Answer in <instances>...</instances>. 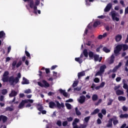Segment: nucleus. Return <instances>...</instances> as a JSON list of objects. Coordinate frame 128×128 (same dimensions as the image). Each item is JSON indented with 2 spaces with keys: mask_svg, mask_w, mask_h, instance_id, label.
Masks as SVG:
<instances>
[{
  "mask_svg": "<svg viewBox=\"0 0 128 128\" xmlns=\"http://www.w3.org/2000/svg\"><path fill=\"white\" fill-rule=\"evenodd\" d=\"M122 50L123 52H126V50H128V46L126 44H118L115 48L114 49V54L116 56H120V52H122Z\"/></svg>",
  "mask_w": 128,
  "mask_h": 128,
  "instance_id": "obj_1",
  "label": "nucleus"
},
{
  "mask_svg": "<svg viewBox=\"0 0 128 128\" xmlns=\"http://www.w3.org/2000/svg\"><path fill=\"white\" fill-rule=\"evenodd\" d=\"M56 102V104L54 102L52 101H50L48 103L49 108H58L59 110H60L62 108H64V102H61V104H60V102L58 100H56L55 102Z\"/></svg>",
  "mask_w": 128,
  "mask_h": 128,
  "instance_id": "obj_2",
  "label": "nucleus"
},
{
  "mask_svg": "<svg viewBox=\"0 0 128 128\" xmlns=\"http://www.w3.org/2000/svg\"><path fill=\"white\" fill-rule=\"evenodd\" d=\"M22 78V74L20 72H18L17 74V76L14 78V76H10L9 78L8 82L11 86H14V84H16L18 82H20V78Z\"/></svg>",
  "mask_w": 128,
  "mask_h": 128,
  "instance_id": "obj_3",
  "label": "nucleus"
},
{
  "mask_svg": "<svg viewBox=\"0 0 128 128\" xmlns=\"http://www.w3.org/2000/svg\"><path fill=\"white\" fill-rule=\"evenodd\" d=\"M106 68V64L101 66L100 68L99 71L96 72L95 76H102V74L104 72Z\"/></svg>",
  "mask_w": 128,
  "mask_h": 128,
  "instance_id": "obj_4",
  "label": "nucleus"
},
{
  "mask_svg": "<svg viewBox=\"0 0 128 128\" xmlns=\"http://www.w3.org/2000/svg\"><path fill=\"white\" fill-rule=\"evenodd\" d=\"M22 64V60H20L18 62L16 61V60H14L13 62H12V70H14V68H16H16H18Z\"/></svg>",
  "mask_w": 128,
  "mask_h": 128,
  "instance_id": "obj_5",
  "label": "nucleus"
},
{
  "mask_svg": "<svg viewBox=\"0 0 128 128\" xmlns=\"http://www.w3.org/2000/svg\"><path fill=\"white\" fill-rule=\"evenodd\" d=\"M10 74V72H8V71H5L4 72V74H3V78H2V80L3 82H8V80L10 78H8V76Z\"/></svg>",
  "mask_w": 128,
  "mask_h": 128,
  "instance_id": "obj_6",
  "label": "nucleus"
},
{
  "mask_svg": "<svg viewBox=\"0 0 128 128\" xmlns=\"http://www.w3.org/2000/svg\"><path fill=\"white\" fill-rule=\"evenodd\" d=\"M112 20H116V22H118L120 20V18L116 17L118 16V13L114 10L110 12Z\"/></svg>",
  "mask_w": 128,
  "mask_h": 128,
  "instance_id": "obj_7",
  "label": "nucleus"
},
{
  "mask_svg": "<svg viewBox=\"0 0 128 128\" xmlns=\"http://www.w3.org/2000/svg\"><path fill=\"white\" fill-rule=\"evenodd\" d=\"M40 0H36L34 2V4L32 8L34 9L33 12L34 14H38V12H36V10H38L37 6H38V4H40Z\"/></svg>",
  "mask_w": 128,
  "mask_h": 128,
  "instance_id": "obj_8",
  "label": "nucleus"
},
{
  "mask_svg": "<svg viewBox=\"0 0 128 128\" xmlns=\"http://www.w3.org/2000/svg\"><path fill=\"white\" fill-rule=\"evenodd\" d=\"M77 100L79 104H84V102H86V96L84 95L80 96V98L77 99Z\"/></svg>",
  "mask_w": 128,
  "mask_h": 128,
  "instance_id": "obj_9",
  "label": "nucleus"
},
{
  "mask_svg": "<svg viewBox=\"0 0 128 128\" xmlns=\"http://www.w3.org/2000/svg\"><path fill=\"white\" fill-rule=\"evenodd\" d=\"M118 118L116 116H114L112 118H111L108 121V124H106V127L107 128H110L112 126V121L114 120H117Z\"/></svg>",
  "mask_w": 128,
  "mask_h": 128,
  "instance_id": "obj_10",
  "label": "nucleus"
},
{
  "mask_svg": "<svg viewBox=\"0 0 128 128\" xmlns=\"http://www.w3.org/2000/svg\"><path fill=\"white\" fill-rule=\"evenodd\" d=\"M93 58H94V62H102V57L101 56L100 58V55L98 54H94V56Z\"/></svg>",
  "mask_w": 128,
  "mask_h": 128,
  "instance_id": "obj_11",
  "label": "nucleus"
},
{
  "mask_svg": "<svg viewBox=\"0 0 128 128\" xmlns=\"http://www.w3.org/2000/svg\"><path fill=\"white\" fill-rule=\"evenodd\" d=\"M112 3L108 4L105 8L104 9V12H108L110 10V8H112Z\"/></svg>",
  "mask_w": 128,
  "mask_h": 128,
  "instance_id": "obj_12",
  "label": "nucleus"
},
{
  "mask_svg": "<svg viewBox=\"0 0 128 128\" xmlns=\"http://www.w3.org/2000/svg\"><path fill=\"white\" fill-rule=\"evenodd\" d=\"M83 57H84V54H82L79 58H75L76 62H77L80 64H82L83 60L82 59H81V58Z\"/></svg>",
  "mask_w": 128,
  "mask_h": 128,
  "instance_id": "obj_13",
  "label": "nucleus"
},
{
  "mask_svg": "<svg viewBox=\"0 0 128 128\" xmlns=\"http://www.w3.org/2000/svg\"><path fill=\"white\" fill-rule=\"evenodd\" d=\"M22 84H30V80H28L26 78L23 77L22 80L21 82Z\"/></svg>",
  "mask_w": 128,
  "mask_h": 128,
  "instance_id": "obj_14",
  "label": "nucleus"
},
{
  "mask_svg": "<svg viewBox=\"0 0 128 128\" xmlns=\"http://www.w3.org/2000/svg\"><path fill=\"white\" fill-rule=\"evenodd\" d=\"M18 96V92L14 90H12L11 92L9 94L10 98H14V96Z\"/></svg>",
  "mask_w": 128,
  "mask_h": 128,
  "instance_id": "obj_15",
  "label": "nucleus"
},
{
  "mask_svg": "<svg viewBox=\"0 0 128 128\" xmlns=\"http://www.w3.org/2000/svg\"><path fill=\"white\" fill-rule=\"evenodd\" d=\"M26 104V100H22L21 102L19 104L18 106V108H22L24 106V104Z\"/></svg>",
  "mask_w": 128,
  "mask_h": 128,
  "instance_id": "obj_16",
  "label": "nucleus"
},
{
  "mask_svg": "<svg viewBox=\"0 0 128 128\" xmlns=\"http://www.w3.org/2000/svg\"><path fill=\"white\" fill-rule=\"evenodd\" d=\"M2 120L4 123L6 122V120H8V117H6V116H4V115H0V122H1Z\"/></svg>",
  "mask_w": 128,
  "mask_h": 128,
  "instance_id": "obj_17",
  "label": "nucleus"
},
{
  "mask_svg": "<svg viewBox=\"0 0 128 128\" xmlns=\"http://www.w3.org/2000/svg\"><path fill=\"white\" fill-rule=\"evenodd\" d=\"M23 0L25 2H29V4H30L29 6L30 8H34V0Z\"/></svg>",
  "mask_w": 128,
  "mask_h": 128,
  "instance_id": "obj_18",
  "label": "nucleus"
},
{
  "mask_svg": "<svg viewBox=\"0 0 128 128\" xmlns=\"http://www.w3.org/2000/svg\"><path fill=\"white\" fill-rule=\"evenodd\" d=\"M122 36L120 34H118L116 36L115 40L118 42H120V40H122Z\"/></svg>",
  "mask_w": 128,
  "mask_h": 128,
  "instance_id": "obj_19",
  "label": "nucleus"
},
{
  "mask_svg": "<svg viewBox=\"0 0 128 128\" xmlns=\"http://www.w3.org/2000/svg\"><path fill=\"white\" fill-rule=\"evenodd\" d=\"M116 96H122V94H124V90H118L116 91Z\"/></svg>",
  "mask_w": 128,
  "mask_h": 128,
  "instance_id": "obj_20",
  "label": "nucleus"
},
{
  "mask_svg": "<svg viewBox=\"0 0 128 128\" xmlns=\"http://www.w3.org/2000/svg\"><path fill=\"white\" fill-rule=\"evenodd\" d=\"M86 76V73L84 72H80L78 74V80H80L82 76Z\"/></svg>",
  "mask_w": 128,
  "mask_h": 128,
  "instance_id": "obj_21",
  "label": "nucleus"
},
{
  "mask_svg": "<svg viewBox=\"0 0 128 128\" xmlns=\"http://www.w3.org/2000/svg\"><path fill=\"white\" fill-rule=\"evenodd\" d=\"M126 97L123 96H119L118 97V100H119V102H124L126 101Z\"/></svg>",
  "mask_w": 128,
  "mask_h": 128,
  "instance_id": "obj_22",
  "label": "nucleus"
},
{
  "mask_svg": "<svg viewBox=\"0 0 128 128\" xmlns=\"http://www.w3.org/2000/svg\"><path fill=\"white\" fill-rule=\"evenodd\" d=\"M98 112H100V109L98 108H96L95 109L94 112H92L91 113V116H94V114H98Z\"/></svg>",
  "mask_w": 128,
  "mask_h": 128,
  "instance_id": "obj_23",
  "label": "nucleus"
},
{
  "mask_svg": "<svg viewBox=\"0 0 128 128\" xmlns=\"http://www.w3.org/2000/svg\"><path fill=\"white\" fill-rule=\"evenodd\" d=\"M114 56L112 55L110 57V59L109 61L110 64H114Z\"/></svg>",
  "mask_w": 128,
  "mask_h": 128,
  "instance_id": "obj_24",
  "label": "nucleus"
},
{
  "mask_svg": "<svg viewBox=\"0 0 128 128\" xmlns=\"http://www.w3.org/2000/svg\"><path fill=\"white\" fill-rule=\"evenodd\" d=\"M98 96L97 94H93L92 96V100L93 102H96V100H98Z\"/></svg>",
  "mask_w": 128,
  "mask_h": 128,
  "instance_id": "obj_25",
  "label": "nucleus"
},
{
  "mask_svg": "<svg viewBox=\"0 0 128 128\" xmlns=\"http://www.w3.org/2000/svg\"><path fill=\"white\" fill-rule=\"evenodd\" d=\"M94 0H85L86 6H90V2H93Z\"/></svg>",
  "mask_w": 128,
  "mask_h": 128,
  "instance_id": "obj_26",
  "label": "nucleus"
},
{
  "mask_svg": "<svg viewBox=\"0 0 128 128\" xmlns=\"http://www.w3.org/2000/svg\"><path fill=\"white\" fill-rule=\"evenodd\" d=\"M83 54L85 58H88V50L84 49L83 51Z\"/></svg>",
  "mask_w": 128,
  "mask_h": 128,
  "instance_id": "obj_27",
  "label": "nucleus"
},
{
  "mask_svg": "<svg viewBox=\"0 0 128 128\" xmlns=\"http://www.w3.org/2000/svg\"><path fill=\"white\" fill-rule=\"evenodd\" d=\"M120 118H128V114H121L120 116Z\"/></svg>",
  "mask_w": 128,
  "mask_h": 128,
  "instance_id": "obj_28",
  "label": "nucleus"
},
{
  "mask_svg": "<svg viewBox=\"0 0 128 128\" xmlns=\"http://www.w3.org/2000/svg\"><path fill=\"white\" fill-rule=\"evenodd\" d=\"M42 82L44 85V88H48L50 86V84L48 83L46 80H42Z\"/></svg>",
  "mask_w": 128,
  "mask_h": 128,
  "instance_id": "obj_29",
  "label": "nucleus"
},
{
  "mask_svg": "<svg viewBox=\"0 0 128 128\" xmlns=\"http://www.w3.org/2000/svg\"><path fill=\"white\" fill-rule=\"evenodd\" d=\"M102 50H103V52H106V54L110 52V50L108 48L106 47H104Z\"/></svg>",
  "mask_w": 128,
  "mask_h": 128,
  "instance_id": "obj_30",
  "label": "nucleus"
},
{
  "mask_svg": "<svg viewBox=\"0 0 128 128\" xmlns=\"http://www.w3.org/2000/svg\"><path fill=\"white\" fill-rule=\"evenodd\" d=\"M113 102H114V100H112V98H109L108 100V103H107V106H112Z\"/></svg>",
  "mask_w": 128,
  "mask_h": 128,
  "instance_id": "obj_31",
  "label": "nucleus"
},
{
  "mask_svg": "<svg viewBox=\"0 0 128 128\" xmlns=\"http://www.w3.org/2000/svg\"><path fill=\"white\" fill-rule=\"evenodd\" d=\"M75 112L76 116H80V114H82V113L79 111L78 107L75 108Z\"/></svg>",
  "mask_w": 128,
  "mask_h": 128,
  "instance_id": "obj_32",
  "label": "nucleus"
},
{
  "mask_svg": "<svg viewBox=\"0 0 128 128\" xmlns=\"http://www.w3.org/2000/svg\"><path fill=\"white\" fill-rule=\"evenodd\" d=\"M100 21H96L94 22L93 24L94 28H96L98 26H100Z\"/></svg>",
  "mask_w": 128,
  "mask_h": 128,
  "instance_id": "obj_33",
  "label": "nucleus"
},
{
  "mask_svg": "<svg viewBox=\"0 0 128 128\" xmlns=\"http://www.w3.org/2000/svg\"><path fill=\"white\" fill-rule=\"evenodd\" d=\"M65 106L67 108V110H72V104L69 103H66Z\"/></svg>",
  "mask_w": 128,
  "mask_h": 128,
  "instance_id": "obj_34",
  "label": "nucleus"
},
{
  "mask_svg": "<svg viewBox=\"0 0 128 128\" xmlns=\"http://www.w3.org/2000/svg\"><path fill=\"white\" fill-rule=\"evenodd\" d=\"M6 112H12L14 108H12L10 106H8L5 108Z\"/></svg>",
  "mask_w": 128,
  "mask_h": 128,
  "instance_id": "obj_35",
  "label": "nucleus"
},
{
  "mask_svg": "<svg viewBox=\"0 0 128 128\" xmlns=\"http://www.w3.org/2000/svg\"><path fill=\"white\" fill-rule=\"evenodd\" d=\"M88 56L89 58H92L94 56V52H92L90 51L88 52Z\"/></svg>",
  "mask_w": 128,
  "mask_h": 128,
  "instance_id": "obj_36",
  "label": "nucleus"
},
{
  "mask_svg": "<svg viewBox=\"0 0 128 128\" xmlns=\"http://www.w3.org/2000/svg\"><path fill=\"white\" fill-rule=\"evenodd\" d=\"M2 94L3 96H6L8 94V90L6 89H3L2 90Z\"/></svg>",
  "mask_w": 128,
  "mask_h": 128,
  "instance_id": "obj_37",
  "label": "nucleus"
},
{
  "mask_svg": "<svg viewBox=\"0 0 128 128\" xmlns=\"http://www.w3.org/2000/svg\"><path fill=\"white\" fill-rule=\"evenodd\" d=\"M78 122H80V120L79 119H78L76 118H75L74 120L72 122V125L77 124H78Z\"/></svg>",
  "mask_w": 128,
  "mask_h": 128,
  "instance_id": "obj_38",
  "label": "nucleus"
},
{
  "mask_svg": "<svg viewBox=\"0 0 128 128\" xmlns=\"http://www.w3.org/2000/svg\"><path fill=\"white\" fill-rule=\"evenodd\" d=\"M6 36V33L4 31H0V38H2L3 36Z\"/></svg>",
  "mask_w": 128,
  "mask_h": 128,
  "instance_id": "obj_39",
  "label": "nucleus"
},
{
  "mask_svg": "<svg viewBox=\"0 0 128 128\" xmlns=\"http://www.w3.org/2000/svg\"><path fill=\"white\" fill-rule=\"evenodd\" d=\"M78 81H74L72 85V88H76V86H78Z\"/></svg>",
  "mask_w": 128,
  "mask_h": 128,
  "instance_id": "obj_40",
  "label": "nucleus"
},
{
  "mask_svg": "<svg viewBox=\"0 0 128 128\" xmlns=\"http://www.w3.org/2000/svg\"><path fill=\"white\" fill-rule=\"evenodd\" d=\"M25 54H26V56L28 58H30V54L28 52L26 51V50H25Z\"/></svg>",
  "mask_w": 128,
  "mask_h": 128,
  "instance_id": "obj_41",
  "label": "nucleus"
},
{
  "mask_svg": "<svg viewBox=\"0 0 128 128\" xmlns=\"http://www.w3.org/2000/svg\"><path fill=\"white\" fill-rule=\"evenodd\" d=\"M90 116L86 117L84 118V120L86 122H88V120H90Z\"/></svg>",
  "mask_w": 128,
  "mask_h": 128,
  "instance_id": "obj_42",
  "label": "nucleus"
},
{
  "mask_svg": "<svg viewBox=\"0 0 128 128\" xmlns=\"http://www.w3.org/2000/svg\"><path fill=\"white\" fill-rule=\"evenodd\" d=\"M26 102V104H28V102H30V104H32V102H34V100H30V99H28L25 100Z\"/></svg>",
  "mask_w": 128,
  "mask_h": 128,
  "instance_id": "obj_43",
  "label": "nucleus"
},
{
  "mask_svg": "<svg viewBox=\"0 0 128 128\" xmlns=\"http://www.w3.org/2000/svg\"><path fill=\"white\" fill-rule=\"evenodd\" d=\"M24 94H32V90L30 89H28L24 90Z\"/></svg>",
  "mask_w": 128,
  "mask_h": 128,
  "instance_id": "obj_44",
  "label": "nucleus"
},
{
  "mask_svg": "<svg viewBox=\"0 0 128 128\" xmlns=\"http://www.w3.org/2000/svg\"><path fill=\"white\" fill-rule=\"evenodd\" d=\"M101 112L102 114H104V116H106V109L104 108L102 109L101 110Z\"/></svg>",
  "mask_w": 128,
  "mask_h": 128,
  "instance_id": "obj_45",
  "label": "nucleus"
},
{
  "mask_svg": "<svg viewBox=\"0 0 128 128\" xmlns=\"http://www.w3.org/2000/svg\"><path fill=\"white\" fill-rule=\"evenodd\" d=\"M102 102V99H99L98 102H95L94 104L95 106H98V104H100Z\"/></svg>",
  "mask_w": 128,
  "mask_h": 128,
  "instance_id": "obj_46",
  "label": "nucleus"
},
{
  "mask_svg": "<svg viewBox=\"0 0 128 128\" xmlns=\"http://www.w3.org/2000/svg\"><path fill=\"white\" fill-rule=\"evenodd\" d=\"M118 124V120H113V124L114 126H116Z\"/></svg>",
  "mask_w": 128,
  "mask_h": 128,
  "instance_id": "obj_47",
  "label": "nucleus"
},
{
  "mask_svg": "<svg viewBox=\"0 0 128 128\" xmlns=\"http://www.w3.org/2000/svg\"><path fill=\"white\" fill-rule=\"evenodd\" d=\"M120 88V85L118 84L117 86H115L114 87V90H115L116 92V90H118V88Z\"/></svg>",
  "mask_w": 128,
  "mask_h": 128,
  "instance_id": "obj_48",
  "label": "nucleus"
},
{
  "mask_svg": "<svg viewBox=\"0 0 128 128\" xmlns=\"http://www.w3.org/2000/svg\"><path fill=\"white\" fill-rule=\"evenodd\" d=\"M123 88H124V90H128V85L126 84H123Z\"/></svg>",
  "mask_w": 128,
  "mask_h": 128,
  "instance_id": "obj_49",
  "label": "nucleus"
},
{
  "mask_svg": "<svg viewBox=\"0 0 128 128\" xmlns=\"http://www.w3.org/2000/svg\"><path fill=\"white\" fill-rule=\"evenodd\" d=\"M118 68H120V67L118 65L116 66L115 68L112 70V72H116V70H118Z\"/></svg>",
  "mask_w": 128,
  "mask_h": 128,
  "instance_id": "obj_50",
  "label": "nucleus"
},
{
  "mask_svg": "<svg viewBox=\"0 0 128 128\" xmlns=\"http://www.w3.org/2000/svg\"><path fill=\"white\" fill-rule=\"evenodd\" d=\"M92 41H88L87 42L86 44V46H92Z\"/></svg>",
  "mask_w": 128,
  "mask_h": 128,
  "instance_id": "obj_51",
  "label": "nucleus"
},
{
  "mask_svg": "<svg viewBox=\"0 0 128 128\" xmlns=\"http://www.w3.org/2000/svg\"><path fill=\"white\" fill-rule=\"evenodd\" d=\"M0 102H4V96H0Z\"/></svg>",
  "mask_w": 128,
  "mask_h": 128,
  "instance_id": "obj_52",
  "label": "nucleus"
},
{
  "mask_svg": "<svg viewBox=\"0 0 128 128\" xmlns=\"http://www.w3.org/2000/svg\"><path fill=\"white\" fill-rule=\"evenodd\" d=\"M56 125L58 126H62V121L60 120L57 121Z\"/></svg>",
  "mask_w": 128,
  "mask_h": 128,
  "instance_id": "obj_53",
  "label": "nucleus"
},
{
  "mask_svg": "<svg viewBox=\"0 0 128 128\" xmlns=\"http://www.w3.org/2000/svg\"><path fill=\"white\" fill-rule=\"evenodd\" d=\"M86 128V125L84 124H81L78 128Z\"/></svg>",
  "mask_w": 128,
  "mask_h": 128,
  "instance_id": "obj_54",
  "label": "nucleus"
},
{
  "mask_svg": "<svg viewBox=\"0 0 128 128\" xmlns=\"http://www.w3.org/2000/svg\"><path fill=\"white\" fill-rule=\"evenodd\" d=\"M98 116L100 118L101 120H102V118L104 117V116H102V113H98Z\"/></svg>",
  "mask_w": 128,
  "mask_h": 128,
  "instance_id": "obj_55",
  "label": "nucleus"
},
{
  "mask_svg": "<svg viewBox=\"0 0 128 128\" xmlns=\"http://www.w3.org/2000/svg\"><path fill=\"white\" fill-rule=\"evenodd\" d=\"M116 82H120V80H122V78H120V77H117L116 78Z\"/></svg>",
  "mask_w": 128,
  "mask_h": 128,
  "instance_id": "obj_56",
  "label": "nucleus"
},
{
  "mask_svg": "<svg viewBox=\"0 0 128 128\" xmlns=\"http://www.w3.org/2000/svg\"><path fill=\"white\" fill-rule=\"evenodd\" d=\"M74 102V100H72V98H70L68 100H67L66 101V102Z\"/></svg>",
  "mask_w": 128,
  "mask_h": 128,
  "instance_id": "obj_57",
  "label": "nucleus"
},
{
  "mask_svg": "<svg viewBox=\"0 0 128 128\" xmlns=\"http://www.w3.org/2000/svg\"><path fill=\"white\" fill-rule=\"evenodd\" d=\"M94 82L98 84L100 82V78H96L94 79Z\"/></svg>",
  "mask_w": 128,
  "mask_h": 128,
  "instance_id": "obj_58",
  "label": "nucleus"
},
{
  "mask_svg": "<svg viewBox=\"0 0 128 128\" xmlns=\"http://www.w3.org/2000/svg\"><path fill=\"white\" fill-rule=\"evenodd\" d=\"M63 126H68V121H64L62 122Z\"/></svg>",
  "mask_w": 128,
  "mask_h": 128,
  "instance_id": "obj_59",
  "label": "nucleus"
},
{
  "mask_svg": "<svg viewBox=\"0 0 128 128\" xmlns=\"http://www.w3.org/2000/svg\"><path fill=\"white\" fill-rule=\"evenodd\" d=\"M105 84H106V83L104 82H102L100 85V88H104Z\"/></svg>",
  "mask_w": 128,
  "mask_h": 128,
  "instance_id": "obj_60",
  "label": "nucleus"
},
{
  "mask_svg": "<svg viewBox=\"0 0 128 128\" xmlns=\"http://www.w3.org/2000/svg\"><path fill=\"white\" fill-rule=\"evenodd\" d=\"M56 68H58V66L57 65H54V66H52L51 68V70H56Z\"/></svg>",
  "mask_w": 128,
  "mask_h": 128,
  "instance_id": "obj_61",
  "label": "nucleus"
},
{
  "mask_svg": "<svg viewBox=\"0 0 128 128\" xmlns=\"http://www.w3.org/2000/svg\"><path fill=\"white\" fill-rule=\"evenodd\" d=\"M38 110H39V112H42V110H44V106H41L40 107L38 108Z\"/></svg>",
  "mask_w": 128,
  "mask_h": 128,
  "instance_id": "obj_62",
  "label": "nucleus"
},
{
  "mask_svg": "<svg viewBox=\"0 0 128 128\" xmlns=\"http://www.w3.org/2000/svg\"><path fill=\"white\" fill-rule=\"evenodd\" d=\"M72 120L73 118L72 117H70L67 118L68 122H72Z\"/></svg>",
  "mask_w": 128,
  "mask_h": 128,
  "instance_id": "obj_63",
  "label": "nucleus"
},
{
  "mask_svg": "<svg viewBox=\"0 0 128 128\" xmlns=\"http://www.w3.org/2000/svg\"><path fill=\"white\" fill-rule=\"evenodd\" d=\"M128 14V6L125 8L124 14Z\"/></svg>",
  "mask_w": 128,
  "mask_h": 128,
  "instance_id": "obj_64",
  "label": "nucleus"
}]
</instances>
